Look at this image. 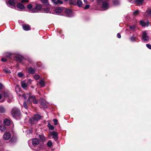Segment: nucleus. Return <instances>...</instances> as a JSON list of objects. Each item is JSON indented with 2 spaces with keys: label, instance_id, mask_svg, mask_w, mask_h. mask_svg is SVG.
<instances>
[{
  "label": "nucleus",
  "instance_id": "nucleus-1",
  "mask_svg": "<svg viewBox=\"0 0 151 151\" xmlns=\"http://www.w3.org/2000/svg\"><path fill=\"white\" fill-rule=\"evenodd\" d=\"M11 113L12 116L15 118H19L21 115L20 110L16 107H14L12 108Z\"/></svg>",
  "mask_w": 151,
  "mask_h": 151
},
{
  "label": "nucleus",
  "instance_id": "nucleus-2",
  "mask_svg": "<svg viewBox=\"0 0 151 151\" xmlns=\"http://www.w3.org/2000/svg\"><path fill=\"white\" fill-rule=\"evenodd\" d=\"M97 1L99 3L102 2V8L104 10H107L109 8V6L108 3L109 0H97Z\"/></svg>",
  "mask_w": 151,
  "mask_h": 151
},
{
  "label": "nucleus",
  "instance_id": "nucleus-3",
  "mask_svg": "<svg viewBox=\"0 0 151 151\" xmlns=\"http://www.w3.org/2000/svg\"><path fill=\"white\" fill-rule=\"evenodd\" d=\"M42 5L40 4H37L34 8L32 9H31V12L33 13L37 12L38 11H42Z\"/></svg>",
  "mask_w": 151,
  "mask_h": 151
},
{
  "label": "nucleus",
  "instance_id": "nucleus-4",
  "mask_svg": "<svg viewBox=\"0 0 151 151\" xmlns=\"http://www.w3.org/2000/svg\"><path fill=\"white\" fill-rule=\"evenodd\" d=\"M50 134L52 136V138L56 141L57 142L58 139V134L57 132L53 131L50 133Z\"/></svg>",
  "mask_w": 151,
  "mask_h": 151
},
{
  "label": "nucleus",
  "instance_id": "nucleus-5",
  "mask_svg": "<svg viewBox=\"0 0 151 151\" xmlns=\"http://www.w3.org/2000/svg\"><path fill=\"white\" fill-rule=\"evenodd\" d=\"M142 36V39L144 40V41H147L149 40V38L147 35V34L145 31L143 32Z\"/></svg>",
  "mask_w": 151,
  "mask_h": 151
},
{
  "label": "nucleus",
  "instance_id": "nucleus-6",
  "mask_svg": "<svg viewBox=\"0 0 151 151\" xmlns=\"http://www.w3.org/2000/svg\"><path fill=\"white\" fill-rule=\"evenodd\" d=\"M40 104L44 108L46 109L47 107V102L44 99L41 100L40 101Z\"/></svg>",
  "mask_w": 151,
  "mask_h": 151
},
{
  "label": "nucleus",
  "instance_id": "nucleus-7",
  "mask_svg": "<svg viewBox=\"0 0 151 151\" xmlns=\"http://www.w3.org/2000/svg\"><path fill=\"white\" fill-rule=\"evenodd\" d=\"M11 137V135L9 132L5 133L3 136V137L4 139L7 140L9 139Z\"/></svg>",
  "mask_w": 151,
  "mask_h": 151
},
{
  "label": "nucleus",
  "instance_id": "nucleus-8",
  "mask_svg": "<svg viewBox=\"0 0 151 151\" xmlns=\"http://www.w3.org/2000/svg\"><path fill=\"white\" fill-rule=\"evenodd\" d=\"M63 7H56L55 9V12L56 13H59L63 12Z\"/></svg>",
  "mask_w": 151,
  "mask_h": 151
},
{
  "label": "nucleus",
  "instance_id": "nucleus-9",
  "mask_svg": "<svg viewBox=\"0 0 151 151\" xmlns=\"http://www.w3.org/2000/svg\"><path fill=\"white\" fill-rule=\"evenodd\" d=\"M22 28L24 30L26 31L31 30V27L28 24L23 25Z\"/></svg>",
  "mask_w": 151,
  "mask_h": 151
},
{
  "label": "nucleus",
  "instance_id": "nucleus-10",
  "mask_svg": "<svg viewBox=\"0 0 151 151\" xmlns=\"http://www.w3.org/2000/svg\"><path fill=\"white\" fill-rule=\"evenodd\" d=\"M75 4H73V5L76 6L77 5L79 7H82L83 3L81 0H77V2L76 1V0H75Z\"/></svg>",
  "mask_w": 151,
  "mask_h": 151
},
{
  "label": "nucleus",
  "instance_id": "nucleus-11",
  "mask_svg": "<svg viewBox=\"0 0 151 151\" xmlns=\"http://www.w3.org/2000/svg\"><path fill=\"white\" fill-rule=\"evenodd\" d=\"M35 96H29L27 100V102L28 103L31 104L32 102L34 100L33 99L35 98Z\"/></svg>",
  "mask_w": 151,
  "mask_h": 151
},
{
  "label": "nucleus",
  "instance_id": "nucleus-12",
  "mask_svg": "<svg viewBox=\"0 0 151 151\" xmlns=\"http://www.w3.org/2000/svg\"><path fill=\"white\" fill-rule=\"evenodd\" d=\"M32 143L33 146L39 144V141L37 138H34L32 140Z\"/></svg>",
  "mask_w": 151,
  "mask_h": 151
},
{
  "label": "nucleus",
  "instance_id": "nucleus-13",
  "mask_svg": "<svg viewBox=\"0 0 151 151\" xmlns=\"http://www.w3.org/2000/svg\"><path fill=\"white\" fill-rule=\"evenodd\" d=\"M50 8L48 7H46L43 8H42L41 12L46 13H49L50 11Z\"/></svg>",
  "mask_w": 151,
  "mask_h": 151
},
{
  "label": "nucleus",
  "instance_id": "nucleus-14",
  "mask_svg": "<svg viewBox=\"0 0 151 151\" xmlns=\"http://www.w3.org/2000/svg\"><path fill=\"white\" fill-rule=\"evenodd\" d=\"M28 70V73L30 74H34L35 72V70L31 67H29Z\"/></svg>",
  "mask_w": 151,
  "mask_h": 151
},
{
  "label": "nucleus",
  "instance_id": "nucleus-15",
  "mask_svg": "<svg viewBox=\"0 0 151 151\" xmlns=\"http://www.w3.org/2000/svg\"><path fill=\"white\" fill-rule=\"evenodd\" d=\"M14 59L16 60L17 62L19 63H21L22 60V58L19 56H16L14 57Z\"/></svg>",
  "mask_w": 151,
  "mask_h": 151
},
{
  "label": "nucleus",
  "instance_id": "nucleus-16",
  "mask_svg": "<svg viewBox=\"0 0 151 151\" xmlns=\"http://www.w3.org/2000/svg\"><path fill=\"white\" fill-rule=\"evenodd\" d=\"M17 7L19 9L22 10L24 8V5L21 3L18 2L17 5Z\"/></svg>",
  "mask_w": 151,
  "mask_h": 151
},
{
  "label": "nucleus",
  "instance_id": "nucleus-17",
  "mask_svg": "<svg viewBox=\"0 0 151 151\" xmlns=\"http://www.w3.org/2000/svg\"><path fill=\"white\" fill-rule=\"evenodd\" d=\"M4 123L5 125L8 126L10 124V121L7 119H5L4 121Z\"/></svg>",
  "mask_w": 151,
  "mask_h": 151
},
{
  "label": "nucleus",
  "instance_id": "nucleus-18",
  "mask_svg": "<svg viewBox=\"0 0 151 151\" xmlns=\"http://www.w3.org/2000/svg\"><path fill=\"white\" fill-rule=\"evenodd\" d=\"M65 2H69V4L70 5L75 4V0H63Z\"/></svg>",
  "mask_w": 151,
  "mask_h": 151
},
{
  "label": "nucleus",
  "instance_id": "nucleus-19",
  "mask_svg": "<svg viewBox=\"0 0 151 151\" xmlns=\"http://www.w3.org/2000/svg\"><path fill=\"white\" fill-rule=\"evenodd\" d=\"M8 3L11 6H14L16 4L14 0H9Z\"/></svg>",
  "mask_w": 151,
  "mask_h": 151
},
{
  "label": "nucleus",
  "instance_id": "nucleus-20",
  "mask_svg": "<svg viewBox=\"0 0 151 151\" xmlns=\"http://www.w3.org/2000/svg\"><path fill=\"white\" fill-rule=\"evenodd\" d=\"M140 24L142 25V26H145L146 25H148L149 24V22H144L143 21L141 20L140 21Z\"/></svg>",
  "mask_w": 151,
  "mask_h": 151
},
{
  "label": "nucleus",
  "instance_id": "nucleus-21",
  "mask_svg": "<svg viewBox=\"0 0 151 151\" xmlns=\"http://www.w3.org/2000/svg\"><path fill=\"white\" fill-rule=\"evenodd\" d=\"M36 121L34 117L30 118L29 120V122L32 125L34 124Z\"/></svg>",
  "mask_w": 151,
  "mask_h": 151
},
{
  "label": "nucleus",
  "instance_id": "nucleus-22",
  "mask_svg": "<svg viewBox=\"0 0 151 151\" xmlns=\"http://www.w3.org/2000/svg\"><path fill=\"white\" fill-rule=\"evenodd\" d=\"M41 116L39 114H35L34 115V117L36 121L39 120L41 118Z\"/></svg>",
  "mask_w": 151,
  "mask_h": 151
},
{
  "label": "nucleus",
  "instance_id": "nucleus-23",
  "mask_svg": "<svg viewBox=\"0 0 151 151\" xmlns=\"http://www.w3.org/2000/svg\"><path fill=\"white\" fill-rule=\"evenodd\" d=\"M144 1V0H135V2L137 4L142 5Z\"/></svg>",
  "mask_w": 151,
  "mask_h": 151
},
{
  "label": "nucleus",
  "instance_id": "nucleus-24",
  "mask_svg": "<svg viewBox=\"0 0 151 151\" xmlns=\"http://www.w3.org/2000/svg\"><path fill=\"white\" fill-rule=\"evenodd\" d=\"M39 137L40 141H45V137L43 135H39Z\"/></svg>",
  "mask_w": 151,
  "mask_h": 151
},
{
  "label": "nucleus",
  "instance_id": "nucleus-25",
  "mask_svg": "<svg viewBox=\"0 0 151 151\" xmlns=\"http://www.w3.org/2000/svg\"><path fill=\"white\" fill-rule=\"evenodd\" d=\"M65 12L67 14H70L72 13V11L71 10L69 9H66L65 11Z\"/></svg>",
  "mask_w": 151,
  "mask_h": 151
},
{
  "label": "nucleus",
  "instance_id": "nucleus-26",
  "mask_svg": "<svg viewBox=\"0 0 151 151\" xmlns=\"http://www.w3.org/2000/svg\"><path fill=\"white\" fill-rule=\"evenodd\" d=\"M25 60L27 61L29 64H31L33 62L32 59L30 58H25Z\"/></svg>",
  "mask_w": 151,
  "mask_h": 151
},
{
  "label": "nucleus",
  "instance_id": "nucleus-27",
  "mask_svg": "<svg viewBox=\"0 0 151 151\" xmlns=\"http://www.w3.org/2000/svg\"><path fill=\"white\" fill-rule=\"evenodd\" d=\"M39 84L42 87H43L45 86V82L43 80L40 81L39 82Z\"/></svg>",
  "mask_w": 151,
  "mask_h": 151
},
{
  "label": "nucleus",
  "instance_id": "nucleus-28",
  "mask_svg": "<svg viewBox=\"0 0 151 151\" xmlns=\"http://www.w3.org/2000/svg\"><path fill=\"white\" fill-rule=\"evenodd\" d=\"M21 84L22 88L25 89V88L27 86V84L26 83H23L22 81L21 82Z\"/></svg>",
  "mask_w": 151,
  "mask_h": 151
},
{
  "label": "nucleus",
  "instance_id": "nucleus-29",
  "mask_svg": "<svg viewBox=\"0 0 151 151\" xmlns=\"http://www.w3.org/2000/svg\"><path fill=\"white\" fill-rule=\"evenodd\" d=\"M47 126L50 130H53L54 129V126L51 125L50 123L48 124Z\"/></svg>",
  "mask_w": 151,
  "mask_h": 151
},
{
  "label": "nucleus",
  "instance_id": "nucleus-30",
  "mask_svg": "<svg viewBox=\"0 0 151 151\" xmlns=\"http://www.w3.org/2000/svg\"><path fill=\"white\" fill-rule=\"evenodd\" d=\"M6 127L4 125H0V130L1 132H4L5 130Z\"/></svg>",
  "mask_w": 151,
  "mask_h": 151
},
{
  "label": "nucleus",
  "instance_id": "nucleus-31",
  "mask_svg": "<svg viewBox=\"0 0 151 151\" xmlns=\"http://www.w3.org/2000/svg\"><path fill=\"white\" fill-rule=\"evenodd\" d=\"M48 0H41V1L42 3L45 4L46 5H48L49 4Z\"/></svg>",
  "mask_w": 151,
  "mask_h": 151
},
{
  "label": "nucleus",
  "instance_id": "nucleus-32",
  "mask_svg": "<svg viewBox=\"0 0 151 151\" xmlns=\"http://www.w3.org/2000/svg\"><path fill=\"white\" fill-rule=\"evenodd\" d=\"M5 109L3 107L1 106L0 107V112L1 113H4L5 112Z\"/></svg>",
  "mask_w": 151,
  "mask_h": 151
},
{
  "label": "nucleus",
  "instance_id": "nucleus-33",
  "mask_svg": "<svg viewBox=\"0 0 151 151\" xmlns=\"http://www.w3.org/2000/svg\"><path fill=\"white\" fill-rule=\"evenodd\" d=\"M113 3L115 5H118L119 4V2L117 0H115L113 1Z\"/></svg>",
  "mask_w": 151,
  "mask_h": 151
},
{
  "label": "nucleus",
  "instance_id": "nucleus-34",
  "mask_svg": "<svg viewBox=\"0 0 151 151\" xmlns=\"http://www.w3.org/2000/svg\"><path fill=\"white\" fill-rule=\"evenodd\" d=\"M27 101H24L23 103V106L26 109H28V106L27 105Z\"/></svg>",
  "mask_w": 151,
  "mask_h": 151
},
{
  "label": "nucleus",
  "instance_id": "nucleus-35",
  "mask_svg": "<svg viewBox=\"0 0 151 151\" xmlns=\"http://www.w3.org/2000/svg\"><path fill=\"white\" fill-rule=\"evenodd\" d=\"M63 3V1L61 0H57V1L55 2V4L56 5L58 4H62Z\"/></svg>",
  "mask_w": 151,
  "mask_h": 151
},
{
  "label": "nucleus",
  "instance_id": "nucleus-36",
  "mask_svg": "<svg viewBox=\"0 0 151 151\" xmlns=\"http://www.w3.org/2000/svg\"><path fill=\"white\" fill-rule=\"evenodd\" d=\"M4 71L6 73H11V71L9 70L7 68H6L3 69Z\"/></svg>",
  "mask_w": 151,
  "mask_h": 151
},
{
  "label": "nucleus",
  "instance_id": "nucleus-37",
  "mask_svg": "<svg viewBox=\"0 0 151 151\" xmlns=\"http://www.w3.org/2000/svg\"><path fill=\"white\" fill-rule=\"evenodd\" d=\"M139 10H135V11H134L133 12V14L134 16H136V15H138L139 14Z\"/></svg>",
  "mask_w": 151,
  "mask_h": 151
},
{
  "label": "nucleus",
  "instance_id": "nucleus-38",
  "mask_svg": "<svg viewBox=\"0 0 151 151\" xmlns=\"http://www.w3.org/2000/svg\"><path fill=\"white\" fill-rule=\"evenodd\" d=\"M47 145L48 147H50L52 145V143L51 140H49L47 143Z\"/></svg>",
  "mask_w": 151,
  "mask_h": 151
},
{
  "label": "nucleus",
  "instance_id": "nucleus-39",
  "mask_svg": "<svg viewBox=\"0 0 151 151\" xmlns=\"http://www.w3.org/2000/svg\"><path fill=\"white\" fill-rule=\"evenodd\" d=\"M18 76L20 78H22L24 75V74L21 72H19L17 74Z\"/></svg>",
  "mask_w": 151,
  "mask_h": 151
},
{
  "label": "nucleus",
  "instance_id": "nucleus-40",
  "mask_svg": "<svg viewBox=\"0 0 151 151\" xmlns=\"http://www.w3.org/2000/svg\"><path fill=\"white\" fill-rule=\"evenodd\" d=\"M16 139L15 138L12 137L10 140V141L12 142H15L16 141Z\"/></svg>",
  "mask_w": 151,
  "mask_h": 151
},
{
  "label": "nucleus",
  "instance_id": "nucleus-41",
  "mask_svg": "<svg viewBox=\"0 0 151 151\" xmlns=\"http://www.w3.org/2000/svg\"><path fill=\"white\" fill-rule=\"evenodd\" d=\"M55 125H56L58 124V120L56 119H54L53 120Z\"/></svg>",
  "mask_w": 151,
  "mask_h": 151
},
{
  "label": "nucleus",
  "instance_id": "nucleus-42",
  "mask_svg": "<svg viewBox=\"0 0 151 151\" xmlns=\"http://www.w3.org/2000/svg\"><path fill=\"white\" fill-rule=\"evenodd\" d=\"M34 78L36 80H38L40 78L39 75L36 74L34 76Z\"/></svg>",
  "mask_w": 151,
  "mask_h": 151
},
{
  "label": "nucleus",
  "instance_id": "nucleus-43",
  "mask_svg": "<svg viewBox=\"0 0 151 151\" xmlns=\"http://www.w3.org/2000/svg\"><path fill=\"white\" fill-rule=\"evenodd\" d=\"M37 65L38 67H40L42 65V63L40 62H37Z\"/></svg>",
  "mask_w": 151,
  "mask_h": 151
},
{
  "label": "nucleus",
  "instance_id": "nucleus-44",
  "mask_svg": "<svg viewBox=\"0 0 151 151\" xmlns=\"http://www.w3.org/2000/svg\"><path fill=\"white\" fill-rule=\"evenodd\" d=\"M32 4H29L27 5V7L28 9H31L32 7Z\"/></svg>",
  "mask_w": 151,
  "mask_h": 151
},
{
  "label": "nucleus",
  "instance_id": "nucleus-45",
  "mask_svg": "<svg viewBox=\"0 0 151 151\" xmlns=\"http://www.w3.org/2000/svg\"><path fill=\"white\" fill-rule=\"evenodd\" d=\"M130 40L131 41H135V38L134 36H132L130 38Z\"/></svg>",
  "mask_w": 151,
  "mask_h": 151
},
{
  "label": "nucleus",
  "instance_id": "nucleus-46",
  "mask_svg": "<svg viewBox=\"0 0 151 151\" xmlns=\"http://www.w3.org/2000/svg\"><path fill=\"white\" fill-rule=\"evenodd\" d=\"M34 100H33V101H32V102L33 104H37L38 103V101L37 99L35 98V99H33Z\"/></svg>",
  "mask_w": 151,
  "mask_h": 151
},
{
  "label": "nucleus",
  "instance_id": "nucleus-47",
  "mask_svg": "<svg viewBox=\"0 0 151 151\" xmlns=\"http://www.w3.org/2000/svg\"><path fill=\"white\" fill-rule=\"evenodd\" d=\"M146 12L149 15L151 16V9H148L147 11Z\"/></svg>",
  "mask_w": 151,
  "mask_h": 151
},
{
  "label": "nucleus",
  "instance_id": "nucleus-48",
  "mask_svg": "<svg viewBox=\"0 0 151 151\" xmlns=\"http://www.w3.org/2000/svg\"><path fill=\"white\" fill-rule=\"evenodd\" d=\"M129 28L132 30H134L135 29V27L134 26H130L129 27Z\"/></svg>",
  "mask_w": 151,
  "mask_h": 151
},
{
  "label": "nucleus",
  "instance_id": "nucleus-49",
  "mask_svg": "<svg viewBox=\"0 0 151 151\" xmlns=\"http://www.w3.org/2000/svg\"><path fill=\"white\" fill-rule=\"evenodd\" d=\"M90 6L89 5H86L84 7V8L85 9H87L89 8L90 7Z\"/></svg>",
  "mask_w": 151,
  "mask_h": 151
},
{
  "label": "nucleus",
  "instance_id": "nucleus-50",
  "mask_svg": "<svg viewBox=\"0 0 151 151\" xmlns=\"http://www.w3.org/2000/svg\"><path fill=\"white\" fill-rule=\"evenodd\" d=\"M32 81L30 79H29L27 81V85L30 84L31 83Z\"/></svg>",
  "mask_w": 151,
  "mask_h": 151
},
{
  "label": "nucleus",
  "instance_id": "nucleus-51",
  "mask_svg": "<svg viewBox=\"0 0 151 151\" xmlns=\"http://www.w3.org/2000/svg\"><path fill=\"white\" fill-rule=\"evenodd\" d=\"M147 47L148 48L150 49H151V45L149 44H147L146 45Z\"/></svg>",
  "mask_w": 151,
  "mask_h": 151
},
{
  "label": "nucleus",
  "instance_id": "nucleus-52",
  "mask_svg": "<svg viewBox=\"0 0 151 151\" xmlns=\"http://www.w3.org/2000/svg\"><path fill=\"white\" fill-rule=\"evenodd\" d=\"M7 60L6 58H2L1 59V61L2 62H6Z\"/></svg>",
  "mask_w": 151,
  "mask_h": 151
},
{
  "label": "nucleus",
  "instance_id": "nucleus-53",
  "mask_svg": "<svg viewBox=\"0 0 151 151\" xmlns=\"http://www.w3.org/2000/svg\"><path fill=\"white\" fill-rule=\"evenodd\" d=\"M117 37L119 38H120L121 37V35L120 34L118 33L117 35Z\"/></svg>",
  "mask_w": 151,
  "mask_h": 151
},
{
  "label": "nucleus",
  "instance_id": "nucleus-54",
  "mask_svg": "<svg viewBox=\"0 0 151 151\" xmlns=\"http://www.w3.org/2000/svg\"><path fill=\"white\" fill-rule=\"evenodd\" d=\"M4 95L5 97H7L8 96V93L6 92H5L4 93Z\"/></svg>",
  "mask_w": 151,
  "mask_h": 151
},
{
  "label": "nucleus",
  "instance_id": "nucleus-55",
  "mask_svg": "<svg viewBox=\"0 0 151 151\" xmlns=\"http://www.w3.org/2000/svg\"><path fill=\"white\" fill-rule=\"evenodd\" d=\"M28 2V0H22L21 2L23 3L24 2Z\"/></svg>",
  "mask_w": 151,
  "mask_h": 151
},
{
  "label": "nucleus",
  "instance_id": "nucleus-56",
  "mask_svg": "<svg viewBox=\"0 0 151 151\" xmlns=\"http://www.w3.org/2000/svg\"><path fill=\"white\" fill-rule=\"evenodd\" d=\"M22 96L25 99H26L27 98V96L25 94H23L22 95Z\"/></svg>",
  "mask_w": 151,
  "mask_h": 151
},
{
  "label": "nucleus",
  "instance_id": "nucleus-57",
  "mask_svg": "<svg viewBox=\"0 0 151 151\" xmlns=\"http://www.w3.org/2000/svg\"><path fill=\"white\" fill-rule=\"evenodd\" d=\"M3 87V85L2 84L0 83V89H1Z\"/></svg>",
  "mask_w": 151,
  "mask_h": 151
},
{
  "label": "nucleus",
  "instance_id": "nucleus-58",
  "mask_svg": "<svg viewBox=\"0 0 151 151\" xmlns=\"http://www.w3.org/2000/svg\"><path fill=\"white\" fill-rule=\"evenodd\" d=\"M83 1L86 4H87L88 3L87 0H83Z\"/></svg>",
  "mask_w": 151,
  "mask_h": 151
},
{
  "label": "nucleus",
  "instance_id": "nucleus-59",
  "mask_svg": "<svg viewBox=\"0 0 151 151\" xmlns=\"http://www.w3.org/2000/svg\"><path fill=\"white\" fill-rule=\"evenodd\" d=\"M51 0V1H52V2H53L55 4V2H56V1H55V0Z\"/></svg>",
  "mask_w": 151,
  "mask_h": 151
},
{
  "label": "nucleus",
  "instance_id": "nucleus-60",
  "mask_svg": "<svg viewBox=\"0 0 151 151\" xmlns=\"http://www.w3.org/2000/svg\"><path fill=\"white\" fill-rule=\"evenodd\" d=\"M2 98V96L0 94V99H1Z\"/></svg>",
  "mask_w": 151,
  "mask_h": 151
}]
</instances>
